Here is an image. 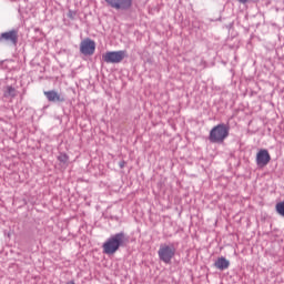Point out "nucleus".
<instances>
[{
	"instance_id": "1a4fd4ad",
	"label": "nucleus",
	"mask_w": 284,
	"mask_h": 284,
	"mask_svg": "<svg viewBox=\"0 0 284 284\" xmlns=\"http://www.w3.org/2000/svg\"><path fill=\"white\" fill-rule=\"evenodd\" d=\"M44 97L49 101V103H64L65 97L61 93L57 92L55 90L44 91Z\"/></svg>"
},
{
	"instance_id": "7ed1b4c3",
	"label": "nucleus",
	"mask_w": 284,
	"mask_h": 284,
	"mask_svg": "<svg viewBox=\"0 0 284 284\" xmlns=\"http://www.w3.org/2000/svg\"><path fill=\"white\" fill-rule=\"evenodd\" d=\"M158 255L162 263H172V257L176 255V247L174 244H161L158 251Z\"/></svg>"
},
{
	"instance_id": "4468645a",
	"label": "nucleus",
	"mask_w": 284,
	"mask_h": 284,
	"mask_svg": "<svg viewBox=\"0 0 284 284\" xmlns=\"http://www.w3.org/2000/svg\"><path fill=\"white\" fill-rule=\"evenodd\" d=\"M119 168L121 169V170H123V168H125V161H120L119 162Z\"/></svg>"
},
{
	"instance_id": "20e7f679",
	"label": "nucleus",
	"mask_w": 284,
	"mask_h": 284,
	"mask_svg": "<svg viewBox=\"0 0 284 284\" xmlns=\"http://www.w3.org/2000/svg\"><path fill=\"white\" fill-rule=\"evenodd\" d=\"M125 57H128V51L124 50L108 51L102 54V61H104V63H121Z\"/></svg>"
},
{
	"instance_id": "f257e3e1",
	"label": "nucleus",
	"mask_w": 284,
	"mask_h": 284,
	"mask_svg": "<svg viewBox=\"0 0 284 284\" xmlns=\"http://www.w3.org/2000/svg\"><path fill=\"white\" fill-rule=\"evenodd\" d=\"M129 239L125 232H120L111 235L102 245L103 254L109 256L116 254L120 247H125L128 245Z\"/></svg>"
},
{
	"instance_id": "f3484780",
	"label": "nucleus",
	"mask_w": 284,
	"mask_h": 284,
	"mask_svg": "<svg viewBox=\"0 0 284 284\" xmlns=\"http://www.w3.org/2000/svg\"><path fill=\"white\" fill-rule=\"evenodd\" d=\"M67 284H74V281H70V282H68Z\"/></svg>"
},
{
	"instance_id": "9b49d317",
	"label": "nucleus",
	"mask_w": 284,
	"mask_h": 284,
	"mask_svg": "<svg viewBox=\"0 0 284 284\" xmlns=\"http://www.w3.org/2000/svg\"><path fill=\"white\" fill-rule=\"evenodd\" d=\"M275 210H276L277 214H280V216H284V202H278L275 205Z\"/></svg>"
},
{
	"instance_id": "6e6552de",
	"label": "nucleus",
	"mask_w": 284,
	"mask_h": 284,
	"mask_svg": "<svg viewBox=\"0 0 284 284\" xmlns=\"http://www.w3.org/2000/svg\"><path fill=\"white\" fill-rule=\"evenodd\" d=\"M272 161L270 151L261 149L256 154V165L257 168H265Z\"/></svg>"
},
{
	"instance_id": "f03ea898",
	"label": "nucleus",
	"mask_w": 284,
	"mask_h": 284,
	"mask_svg": "<svg viewBox=\"0 0 284 284\" xmlns=\"http://www.w3.org/2000/svg\"><path fill=\"white\" fill-rule=\"evenodd\" d=\"M230 136V125L220 123L212 128L209 134L210 143H223Z\"/></svg>"
},
{
	"instance_id": "39448f33",
	"label": "nucleus",
	"mask_w": 284,
	"mask_h": 284,
	"mask_svg": "<svg viewBox=\"0 0 284 284\" xmlns=\"http://www.w3.org/2000/svg\"><path fill=\"white\" fill-rule=\"evenodd\" d=\"M108 8L113 10L128 11L132 9V0H104Z\"/></svg>"
},
{
	"instance_id": "0eeeda50",
	"label": "nucleus",
	"mask_w": 284,
	"mask_h": 284,
	"mask_svg": "<svg viewBox=\"0 0 284 284\" xmlns=\"http://www.w3.org/2000/svg\"><path fill=\"white\" fill-rule=\"evenodd\" d=\"M0 43H10L17 45L19 43V31L13 29L0 34Z\"/></svg>"
},
{
	"instance_id": "9d476101",
	"label": "nucleus",
	"mask_w": 284,
	"mask_h": 284,
	"mask_svg": "<svg viewBox=\"0 0 284 284\" xmlns=\"http://www.w3.org/2000/svg\"><path fill=\"white\" fill-rule=\"evenodd\" d=\"M214 267H216V270H220V272H224V270H227L230 267V261L224 256H221L215 261Z\"/></svg>"
},
{
	"instance_id": "ddd939ff",
	"label": "nucleus",
	"mask_w": 284,
	"mask_h": 284,
	"mask_svg": "<svg viewBox=\"0 0 284 284\" xmlns=\"http://www.w3.org/2000/svg\"><path fill=\"white\" fill-rule=\"evenodd\" d=\"M68 160H69V156H68V154H65V153H61V154L58 156V161H60V163H65Z\"/></svg>"
},
{
	"instance_id": "423d86ee",
	"label": "nucleus",
	"mask_w": 284,
	"mask_h": 284,
	"mask_svg": "<svg viewBox=\"0 0 284 284\" xmlns=\"http://www.w3.org/2000/svg\"><path fill=\"white\" fill-rule=\"evenodd\" d=\"M97 51V42L94 40L87 38L81 41L80 43V52L84 57H92L94 52Z\"/></svg>"
},
{
	"instance_id": "2eb2a0df",
	"label": "nucleus",
	"mask_w": 284,
	"mask_h": 284,
	"mask_svg": "<svg viewBox=\"0 0 284 284\" xmlns=\"http://www.w3.org/2000/svg\"><path fill=\"white\" fill-rule=\"evenodd\" d=\"M237 1H239V3L245 4V3H250L251 0H237Z\"/></svg>"
},
{
	"instance_id": "f8f14e48",
	"label": "nucleus",
	"mask_w": 284,
	"mask_h": 284,
	"mask_svg": "<svg viewBox=\"0 0 284 284\" xmlns=\"http://www.w3.org/2000/svg\"><path fill=\"white\" fill-rule=\"evenodd\" d=\"M6 97H17V90L13 87H7Z\"/></svg>"
},
{
	"instance_id": "dca6fc26",
	"label": "nucleus",
	"mask_w": 284,
	"mask_h": 284,
	"mask_svg": "<svg viewBox=\"0 0 284 284\" xmlns=\"http://www.w3.org/2000/svg\"><path fill=\"white\" fill-rule=\"evenodd\" d=\"M68 17L72 19V11H69Z\"/></svg>"
}]
</instances>
